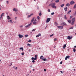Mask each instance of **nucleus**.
Segmentation results:
<instances>
[{
	"mask_svg": "<svg viewBox=\"0 0 76 76\" xmlns=\"http://www.w3.org/2000/svg\"><path fill=\"white\" fill-rule=\"evenodd\" d=\"M40 59H41L42 60H43L44 61H48V60L47 59V58H45L44 57H43V56H41L40 57Z\"/></svg>",
	"mask_w": 76,
	"mask_h": 76,
	"instance_id": "obj_1",
	"label": "nucleus"
},
{
	"mask_svg": "<svg viewBox=\"0 0 76 76\" xmlns=\"http://www.w3.org/2000/svg\"><path fill=\"white\" fill-rule=\"evenodd\" d=\"M75 20V18H72L71 24L72 25H73V24H74Z\"/></svg>",
	"mask_w": 76,
	"mask_h": 76,
	"instance_id": "obj_2",
	"label": "nucleus"
},
{
	"mask_svg": "<svg viewBox=\"0 0 76 76\" xmlns=\"http://www.w3.org/2000/svg\"><path fill=\"white\" fill-rule=\"evenodd\" d=\"M56 6V4L53 3L52 4L51 7L53 8H55V9H56V6Z\"/></svg>",
	"mask_w": 76,
	"mask_h": 76,
	"instance_id": "obj_3",
	"label": "nucleus"
},
{
	"mask_svg": "<svg viewBox=\"0 0 76 76\" xmlns=\"http://www.w3.org/2000/svg\"><path fill=\"white\" fill-rule=\"evenodd\" d=\"M51 20L50 18H48L47 19V20H46V22L47 23H48V22H49L50 21V20Z\"/></svg>",
	"mask_w": 76,
	"mask_h": 76,
	"instance_id": "obj_4",
	"label": "nucleus"
},
{
	"mask_svg": "<svg viewBox=\"0 0 76 76\" xmlns=\"http://www.w3.org/2000/svg\"><path fill=\"white\" fill-rule=\"evenodd\" d=\"M36 21L37 20L36 19H35L33 23V24H34V25H37V22H36Z\"/></svg>",
	"mask_w": 76,
	"mask_h": 76,
	"instance_id": "obj_5",
	"label": "nucleus"
},
{
	"mask_svg": "<svg viewBox=\"0 0 76 76\" xmlns=\"http://www.w3.org/2000/svg\"><path fill=\"white\" fill-rule=\"evenodd\" d=\"M58 28L60 29H61L63 28V27L62 26H58Z\"/></svg>",
	"mask_w": 76,
	"mask_h": 76,
	"instance_id": "obj_6",
	"label": "nucleus"
},
{
	"mask_svg": "<svg viewBox=\"0 0 76 76\" xmlns=\"http://www.w3.org/2000/svg\"><path fill=\"white\" fill-rule=\"evenodd\" d=\"M73 4H75V2L73 1H72L70 2V4L72 5Z\"/></svg>",
	"mask_w": 76,
	"mask_h": 76,
	"instance_id": "obj_7",
	"label": "nucleus"
},
{
	"mask_svg": "<svg viewBox=\"0 0 76 76\" xmlns=\"http://www.w3.org/2000/svg\"><path fill=\"white\" fill-rule=\"evenodd\" d=\"M70 57V56H66L65 58V60H67V58H69Z\"/></svg>",
	"mask_w": 76,
	"mask_h": 76,
	"instance_id": "obj_8",
	"label": "nucleus"
},
{
	"mask_svg": "<svg viewBox=\"0 0 76 76\" xmlns=\"http://www.w3.org/2000/svg\"><path fill=\"white\" fill-rule=\"evenodd\" d=\"M67 38L68 39H71L72 38V37L68 36Z\"/></svg>",
	"mask_w": 76,
	"mask_h": 76,
	"instance_id": "obj_9",
	"label": "nucleus"
},
{
	"mask_svg": "<svg viewBox=\"0 0 76 76\" xmlns=\"http://www.w3.org/2000/svg\"><path fill=\"white\" fill-rule=\"evenodd\" d=\"M18 37L20 38H22L23 37V35L21 34H19Z\"/></svg>",
	"mask_w": 76,
	"mask_h": 76,
	"instance_id": "obj_10",
	"label": "nucleus"
},
{
	"mask_svg": "<svg viewBox=\"0 0 76 76\" xmlns=\"http://www.w3.org/2000/svg\"><path fill=\"white\" fill-rule=\"evenodd\" d=\"M35 18L34 17L32 18V19L31 20V22H32H32H34V20H35Z\"/></svg>",
	"mask_w": 76,
	"mask_h": 76,
	"instance_id": "obj_11",
	"label": "nucleus"
},
{
	"mask_svg": "<svg viewBox=\"0 0 76 76\" xmlns=\"http://www.w3.org/2000/svg\"><path fill=\"white\" fill-rule=\"evenodd\" d=\"M13 10L14 11H15V12H18V10L16 8H14Z\"/></svg>",
	"mask_w": 76,
	"mask_h": 76,
	"instance_id": "obj_12",
	"label": "nucleus"
},
{
	"mask_svg": "<svg viewBox=\"0 0 76 76\" xmlns=\"http://www.w3.org/2000/svg\"><path fill=\"white\" fill-rule=\"evenodd\" d=\"M31 25V23H30L29 24H28L27 26H25L26 28H28V27H29V26H30Z\"/></svg>",
	"mask_w": 76,
	"mask_h": 76,
	"instance_id": "obj_13",
	"label": "nucleus"
},
{
	"mask_svg": "<svg viewBox=\"0 0 76 76\" xmlns=\"http://www.w3.org/2000/svg\"><path fill=\"white\" fill-rule=\"evenodd\" d=\"M34 14L33 13L31 14L30 15H28V18H30L31 16H32Z\"/></svg>",
	"mask_w": 76,
	"mask_h": 76,
	"instance_id": "obj_14",
	"label": "nucleus"
},
{
	"mask_svg": "<svg viewBox=\"0 0 76 76\" xmlns=\"http://www.w3.org/2000/svg\"><path fill=\"white\" fill-rule=\"evenodd\" d=\"M7 19L8 20H9L10 19H11V18L9 16H7Z\"/></svg>",
	"mask_w": 76,
	"mask_h": 76,
	"instance_id": "obj_15",
	"label": "nucleus"
},
{
	"mask_svg": "<svg viewBox=\"0 0 76 76\" xmlns=\"http://www.w3.org/2000/svg\"><path fill=\"white\" fill-rule=\"evenodd\" d=\"M66 45L65 44L63 46L64 49H65V48H66Z\"/></svg>",
	"mask_w": 76,
	"mask_h": 76,
	"instance_id": "obj_16",
	"label": "nucleus"
},
{
	"mask_svg": "<svg viewBox=\"0 0 76 76\" xmlns=\"http://www.w3.org/2000/svg\"><path fill=\"white\" fill-rule=\"evenodd\" d=\"M64 19H67V17H66V15H65L64 17Z\"/></svg>",
	"mask_w": 76,
	"mask_h": 76,
	"instance_id": "obj_17",
	"label": "nucleus"
},
{
	"mask_svg": "<svg viewBox=\"0 0 76 76\" xmlns=\"http://www.w3.org/2000/svg\"><path fill=\"white\" fill-rule=\"evenodd\" d=\"M62 25H63V26H64V25H66V24L65 23H62Z\"/></svg>",
	"mask_w": 76,
	"mask_h": 76,
	"instance_id": "obj_18",
	"label": "nucleus"
},
{
	"mask_svg": "<svg viewBox=\"0 0 76 76\" xmlns=\"http://www.w3.org/2000/svg\"><path fill=\"white\" fill-rule=\"evenodd\" d=\"M59 1H60V0H57L55 1V2L56 3H58Z\"/></svg>",
	"mask_w": 76,
	"mask_h": 76,
	"instance_id": "obj_19",
	"label": "nucleus"
},
{
	"mask_svg": "<svg viewBox=\"0 0 76 76\" xmlns=\"http://www.w3.org/2000/svg\"><path fill=\"white\" fill-rule=\"evenodd\" d=\"M3 15H4V13H2L1 15V18H2V17L3 16Z\"/></svg>",
	"mask_w": 76,
	"mask_h": 76,
	"instance_id": "obj_20",
	"label": "nucleus"
},
{
	"mask_svg": "<svg viewBox=\"0 0 76 76\" xmlns=\"http://www.w3.org/2000/svg\"><path fill=\"white\" fill-rule=\"evenodd\" d=\"M64 6V4H62L61 5V7H63V6Z\"/></svg>",
	"mask_w": 76,
	"mask_h": 76,
	"instance_id": "obj_21",
	"label": "nucleus"
},
{
	"mask_svg": "<svg viewBox=\"0 0 76 76\" xmlns=\"http://www.w3.org/2000/svg\"><path fill=\"white\" fill-rule=\"evenodd\" d=\"M66 6L69 7V6H70V4L68 3L66 4Z\"/></svg>",
	"mask_w": 76,
	"mask_h": 76,
	"instance_id": "obj_22",
	"label": "nucleus"
},
{
	"mask_svg": "<svg viewBox=\"0 0 76 76\" xmlns=\"http://www.w3.org/2000/svg\"><path fill=\"white\" fill-rule=\"evenodd\" d=\"M71 12V10H70L67 13L68 14H69Z\"/></svg>",
	"mask_w": 76,
	"mask_h": 76,
	"instance_id": "obj_23",
	"label": "nucleus"
},
{
	"mask_svg": "<svg viewBox=\"0 0 76 76\" xmlns=\"http://www.w3.org/2000/svg\"><path fill=\"white\" fill-rule=\"evenodd\" d=\"M20 50H22V51H23V48H20Z\"/></svg>",
	"mask_w": 76,
	"mask_h": 76,
	"instance_id": "obj_24",
	"label": "nucleus"
},
{
	"mask_svg": "<svg viewBox=\"0 0 76 76\" xmlns=\"http://www.w3.org/2000/svg\"><path fill=\"white\" fill-rule=\"evenodd\" d=\"M67 7H66L65 8H64V10L65 11H67Z\"/></svg>",
	"mask_w": 76,
	"mask_h": 76,
	"instance_id": "obj_25",
	"label": "nucleus"
},
{
	"mask_svg": "<svg viewBox=\"0 0 76 76\" xmlns=\"http://www.w3.org/2000/svg\"><path fill=\"white\" fill-rule=\"evenodd\" d=\"M36 29H33V30H32V32L34 31H35V30H36Z\"/></svg>",
	"mask_w": 76,
	"mask_h": 76,
	"instance_id": "obj_26",
	"label": "nucleus"
},
{
	"mask_svg": "<svg viewBox=\"0 0 76 76\" xmlns=\"http://www.w3.org/2000/svg\"><path fill=\"white\" fill-rule=\"evenodd\" d=\"M27 45L28 46H31V44H27Z\"/></svg>",
	"mask_w": 76,
	"mask_h": 76,
	"instance_id": "obj_27",
	"label": "nucleus"
},
{
	"mask_svg": "<svg viewBox=\"0 0 76 76\" xmlns=\"http://www.w3.org/2000/svg\"><path fill=\"white\" fill-rule=\"evenodd\" d=\"M10 22L11 23H13V22H12V20H10Z\"/></svg>",
	"mask_w": 76,
	"mask_h": 76,
	"instance_id": "obj_28",
	"label": "nucleus"
},
{
	"mask_svg": "<svg viewBox=\"0 0 76 76\" xmlns=\"http://www.w3.org/2000/svg\"><path fill=\"white\" fill-rule=\"evenodd\" d=\"M73 51L74 52H76V49L75 48H73Z\"/></svg>",
	"mask_w": 76,
	"mask_h": 76,
	"instance_id": "obj_29",
	"label": "nucleus"
},
{
	"mask_svg": "<svg viewBox=\"0 0 76 76\" xmlns=\"http://www.w3.org/2000/svg\"><path fill=\"white\" fill-rule=\"evenodd\" d=\"M31 41H32V40H31L30 39V40H29L28 41V42H31Z\"/></svg>",
	"mask_w": 76,
	"mask_h": 76,
	"instance_id": "obj_30",
	"label": "nucleus"
},
{
	"mask_svg": "<svg viewBox=\"0 0 76 76\" xmlns=\"http://www.w3.org/2000/svg\"><path fill=\"white\" fill-rule=\"evenodd\" d=\"M68 22L69 23H71V20H68Z\"/></svg>",
	"mask_w": 76,
	"mask_h": 76,
	"instance_id": "obj_31",
	"label": "nucleus"
},
{
	"mask_svg": "<svg viewBox=\"0 0 76 76\" xmlns=\"http://www.w3.org/2000/svg\"><path fill=\"white\" fill-rule=\"evenodd\" d=\"M73 29V27H72L70 28L69 29Z\"/></svg>",
	"mask_w": 76,
	"mask_h": 76,
	"instance_id": "obj_32",
	"label": "nucleus"
},
{
	"mask_svg": "<svg viewBox=\"0 0 76 76\" xmlns=\"http://www.w3.org/2000/svg\"><path fill=\"white\" fill-rule=\"evenodd\" d=\"M41 15H42V14L40 12L39 13V15L41 16Z\"/></svg>",
	"mask_w": 76,
	"mask_h": 76,
	"instance_id": "obj_33",
	"label": "nucleus"
},
{
	"mask_svg": "<svg viewBox=\"0 0 76 76\" xmlns=\"http://www.w3.org/2000/svg\"><path fill=\"white\" fill-rule=\"evenodd\" d=\"M25 37H28V35L26 34V35H25Z\"/></svg>",
	"mask_w": 76,
	"mask_h": 76,
	"instance_id": "obj_34",
	"label": "nucleus"
},
{
	"mask_svg": "<svg viewBox=\"0 0 76 76\" xmlns=\"http://www.w3.org/2000/svg\"><path fill=\"white\" fill-rule=\"evenodd\" d=\"M21 54H22V56H23V55H24V54H25V53H21Z\"/></svg>",
	"mask_w": 76,
	"mask_h": 76,
	"instance_id": "obj_35",
	"label": "nucleus"
},
{
	"mask_svg": "<svg viewBox=\"0 0 76 76\" xmlns=\"http://www.w3.org/2000/svg\"><path fill=\"white\" fill-rule=\"evenodd\" d=\"M51 15H54V12L52 13Z\"/></svg>",
	"mask_w": 76,
	"mask_h": 76,
	"instance_id": "obj_36",
	"label": "nucleus"
},
{
	"mask_svg": "<svg viewBox=\"0 0 76 76\" xmlns=\"http://www.w3.org/2000/svg\"><path fill=\"white\" fill-rule=\"evenodd\" d=\"M37 19H39V16H38L37 17Z\"/></svg>",
	"mask_w": 76,
	"mask_h": 76,
	"instance_id": "obj_37",
	"label": "nucleus"
},
{
	"mask_svg": "<svg viewBox=\"0 0 76 76\" xmlns=\"http://www.w3.org/2000/svg\"><path fill=\"white\" fill-rule=\"evenodd\" d=\"M54 24L55 25H57V23H55Z\"/></svg>",
	"mask_w": 76,
	"mask_h": 76,
	"instance_id": "obj_38",
	"label": "nucleus"
},
{
	"mask_svg": "<svg viewBox=\"0 0 76 76\" xmlns=\"http://www.w3.org/2000/svg\"><path fill=\"white\" fill-rule=\"evenodd\" d=\"M54 35V34H52L50 36V37H52V36H53Z\"/></svg>",
	"mask_w": 76,
	"mask_h": 76,
	"instance_id": "obj_39",
	"label": "nucleus"
},
{
	"mask_svg": "<svg viewBox=\"0 0 76 76\" xmlns=\"http://www.w3.org/2000/svg\"><path fill=\"white\" fill-rule=\"evenodd\" d=\"M32 62H33V63H35V60H33L32 61Z\"/></svg>",
	"mask_w": 76,
	"mask_h": 76,
	"instance_id": "obj_40",
	"label": "nucleus"
},
{
	"mask_svg": "<svg viewBox=\"0 0 76 76\" xmlns=\"http://www.w3.org/2000/svg\"><path fill=\"white\" fill-rule=\"evenodd\" d=\"M48 12H50V10L48 9Z\"/></svg>",
	"mask_w": 76,
	"mask_h": 76,
	"instance_id": "obj_41",
	"label": "nucleus"
},
{
	"mask_svg": "<svg viewBox=\"0 0 76 76\" xmlns=\"http://www.w3.org/2000/svg\"><path fill=\"white\" fill-rule=\"evenodd\" d=\"M31 59L33 60H34V57H32L31 58Z\"/></svg>",
	"mask_w": 76,
	"mask_h": 76,
	"instance_id": "obj_42",
	"label": "nucleus"
},
{
	"mask_svg": "<svg viewBox=\"0 0 76 76\" xmlns=\"http://www.w3.org/2000/svg\"><path fill=\"white\" fill-rule=\"evenodd\" d=\"M37 58H34V60H36Z\"/></svg>",
	"mask_w": 76,
	"mask_h": 76,
	"instance_id": "obj_43",
	"label": "nucleus"
},
{
	"mask_svg": "<svg viewBox=\"0 0 76 76\" xmlns=\"http://www.w3.org/2000/svg\"><path fill=\"white\" fill-rule=\"evenodd\" d=\"M18 19V18H17V17H16L15 18V20H16V19Z\"/></svg>",
	"mask_w": 76,
	"mask_h": 76,
	"instance_id": "obj_44",
	"label": "nucleus"
},
{
	"mask_svg": "<svg viewBox=\"0 0 76 76\" xmlns=\"http://www.w3.org/2000/svg\"><path fill=\"white\" fill-rule=\"evenodd\" d=\"M20 28H22V27H23V26H20Z\"/></svg>",
	"mask_w": 76,
	"mask_h": 76,
	"instance_id": "obj_45",
	"label": "nucleus"
},
{
	"mask_svg": "<svg viewBox=\"0 0 76 76\" xmlns=\"http://www.w3.org/2000/svg\"><path fill=\"white\" fill-rule=\"evenodd\" d=\"M39 36H41V34L40 33V34H38V35Z\"/></svg>",
	"mask_w": 76,
	"mask_h": 76,
	"instance_id": "obj_46",
	"label": "nucleus"
},
{
	"mask_svg": "<svg viewBox=\"0 0 76 76\" xmlns=\"http://www.w3.org/2000/svg\"><path fill=\"white\" fill-rule=\"evenodd\" d=\"M36 38H37V37H39V35H37L36 36Z\"/></svg>",
	"mask_w": 76,
	"mask_h": 76,
	"instance_id": "obj_47",
	"label": "nucleus"
},
{
	"mask_svg": "<svg viewBox=\"0 0 76 76\" xmlns=\"http://www.w3.org/2000/svg\"><path fill=\"white\" fill-rule=\"evenodd\" d=\"M63 63V62L62 61H61L60 63V64H61Z\"/></svg>",
	"mask_w": 76,
	"mask_h": 76,
	"instance_id": "obj_48",
	"label": "nucleus"
},
{
	"mask_svg": "<svg viewBox=\"0 0 76 76\" xmlns=\"http://www.w3.org/2000/svg\"><path fill=\"white\" fill-rule=\"evenodd\" d=\"M54 41H57V39L55 38L54 40Z\"/></svg>",
	"mask_w": 76,
	"mask_h": 76,
	"instance_id": "obj_49",
	"label": "nucleus"
},
{
	"mask_svg": "<svg viewBox=\"0 0 76 76\" xmlns=\"http://www.w3.org/2000/svg\"><path fill=\"white\" fill-rule=\"evenodd\" d=\"M73 18V16H71L70 18L71 19V18Z\"/></svg>",
	"mask_w": 76,
	"mask_h": 76,
	"instance_id": "obj_50",
	"label": "nucleus"
},
{
	"mask_svg": "<svg viewBox=\"0 0 76 76\" xmlns=\"http://www.w3.org/2000/svg\"><path fill=\"white\" fill-rule=\"evenodd\" d=\"M60 72H61V73H63V72H62V71H61Z\"/></svg>",
	"mask_w": 76,
	"mask_h": 76,
	"instance_id": "obj_51",
	"label": "nucleus"
},
{
	"mask_svg": "<svg viewBox=\"0 0 76 76\" xmlns=\"http://www.w3.org/2000/svg\"><path fill=\"white\" fill-rule=\"evenodd\" d=\"M44 72H46V69H44Z\"/></svg>",
	"mask_w": 76,
	"mask_h": 76,
	"instance_id": "obj_52",
	"label": "nucleus"
},
{
	"mask_svg": "<svg viewBox=\"0 0 76 76\" xmlns=\"http://www.w3.org/2000/svg\"><path fill=\"white\" fill-rule=\"evenodd\" d=\"M35 58H37V55H35Z\"/></svg>",
	"mask_w": 76,
	"mask_h": 76,
	"instance_id": "obj_53",
	"label": "nucleus"
},
{
	"mask_svg": "<svg viewBox=\"0 0 76 76\" xmlns=\"http://www.w3.org/2000/svg\"><path fill=\"white\" fill-rule=\"evenodd\" d=\"M15 69H18V67H16V68H15Z\"/></svg>",
	"mask_w": 76,
	"mask_h": 76,
	"instance_id": "obj_54",
	"label": "nucleus"
},
{
	"mask_svg": "<svg viewBox=\"0 0 76 76\" xmlns=\"http://www.w3.org/2000/svg\"><path fill=\"white\" fill-rule=\"evenodd\" d=\"M7 3H9V1H7Z\"/></svg>",
	"mask_w": 76,
	"mask_h": 76,
	"instance_id": "obj_55",
	"label": "nucleus"
},
{
	"mask_svg": "<svg viewBox=\"0 0 76 76\" xmlns=\"http://www.w3.org/2000/svg\"><path fill=\"white\" fill-rule=\"evenodd\" d=\"M10 66H12V64H11L10 65Z\"/></svg>",
	"mask_w": 76,
	"mask_h": 76,
	"instance_id": "obj_56",
	"label": "nucleus"
},
{
	"mask_svg": "<svg viewBox=\"0 0 76 76\" xmlns=\"http://www.w3.org/2000/svg\"><path fill=\"white\" fill-rule=\"evenodd\" d=\"M35 70V69H33V71H34Z\"/></svg>",
	"mask_w": 76,
	"mask_h": 76,
	"instance_id": "obj_57",
	"label": "nucleus"
},
{
	"mask_svg": "<svg viewBox=\"0 0 76 76\" xmlns=\"http://www.w3.org/2000/svg\"><path fill=\"white\" fill-rule=\"evenodd\" d=\"M8 22H10V20H8Z\"/></svg>",
	"mask_w": 76,
	"mask_h": 76,
	"instance_id": "obj_58",
	"label": "nucleus"
},
{
	"mask_svg": "<svg viewBox=\"0 0 76 76\" xmlns=\"http://www.w3.org/2000/svg\"><path fill=\"white\" fill-rule=\"evenodd\" d=\"M74 47H75V48H76V46H74Z\"/></svg>",
	"mask_w": 76,
	"mask_h": 76,
	"instance_id": "obj_59",
	"label": "nucleus"
},
{
	"mask_svg": "<svg viewBox=\"0 0 76 76\" xmlns=\"http://www.w3.org/2000/svg\"><path fill=\"white\" fill-rule=\"evenodd\" d=\"M29 51H31V50H29Z\"/></svg>",
	"mask_w": 76,
	"mask_h": 76,
	"instance_id": "obj_60",
	"label": "nucleus"
},
{
	"mask_svg": "<svg viewBox=\"0 0 76 76\" xmlns=\"http://www.w3.org/2000/svg\"><path fill=\"white\" fill-rule=\"evenodd\" d=\"M74 71H75V69H74Z\"/></svg>",
	"mask_w": 76,
	"mask_h": 76,
	"instance_id": "obj_61",
	"label": "nucleus"
},
{
	"mask_svg": "<svg viewBox=\"0 0 76 76\" xmlns=\"http://www.w3.org/2000/svg\"><path fill=\"white\" fill-rule=\"evenodd\" d=\"M55 47H56V46H55L54 47V48H55Z\"/></svg>",
	"mask_w": 76,
	"mask_h": 76,
	"instance_id": "obj_62",
	"label": "nucleus"
},
{
	"mask_svg": "<svg viewBox=\"0 0 76 76\" xmlns=\"http://www.w3.org/2000/svg\"><path fill=\"white\" fill-rule=\"evenodd\" d=\"M75 14L76 15V11L75 12Z\"/></svg>",
	"mask_w": 76,
	"mask_h": 76,
	"instance_id": "obj_63",
	"label": "nucleus"
},
{
	"mask_svg": "<svg viewBox=\"0 0 76 76\" xmlns=\"http://www.w3.org/2000/svg\"><path fill=\"white\" fill-rule=\"evenodd\" d=\"M2 76H4V75H3Z\"/></svg>",
	"mask_w": 76,
	"mask_h": 76,
	"instance_id": "obj_64",
	"label": "nucleus"
}]
</instances>
